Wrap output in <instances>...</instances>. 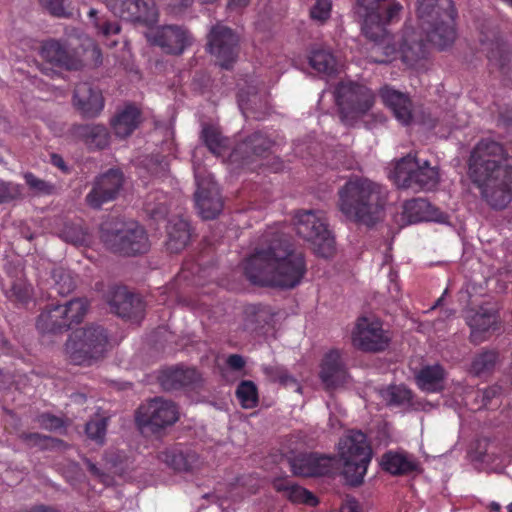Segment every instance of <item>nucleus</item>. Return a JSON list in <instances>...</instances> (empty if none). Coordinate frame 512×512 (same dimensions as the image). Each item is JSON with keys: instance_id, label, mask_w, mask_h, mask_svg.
<instances>
[{"instance_id": "obj_38", "label": "nucleus", "mask_w": 512, "mask_h": 512, "mask_svg": "<svg viewBox=\"0 0 512 512\" xmlns=\"http://www.w3.org/2000/svg\"><path fill=\"white\" fill-rule=\"evenodd\" d=\"M236 396L245 409L254 408L258 403L257 387L252 381H242L237 387Z\"/></svg>"}, {"instance_id": "obj_57", "label": "nucleus", "mask_w": 512, "mask_h": 512, "mask_svg": "<svg viewBox=\"0 0 512 512\" xmlns=\"http://www.w3.org/2000/svg\"><path fill=\"white\" fill-rule=\"evenodd\" d=\"M250 0H228V8L230 10H239L246 7Z\"/></svg>"}, {"instance_id": "obj_5", "label": "nucleus", "mask_w": 512, "mask_h": 512, "mask_svg": "<svg viewBox=\"0 0 512 512\" xmlns=\"http://www.w3.org/2000/svg\"><path fill=\"white\" fill-rule=\"evenodd\" d=\"M417 13L428 41L439 49L456 39V10L452 0H418Z\"/></svg>"}, {"instance_id": "obj_21", "label": "nucleus", "mask_w": 512, "mask_h": 512, "mask_svg": "<svg viewBox=\"0 0 512 512\" xmlns=\"http://www.w3.org/2000/svg\"><path fill=\"white\" fill-rule=\"evenodd\" d=\"M291 469L299 476H320L331 469V459L316 453H305L289 458Z\"/></svg>"}, {"instance_id": "obj_62", "label": "nucleus", "mask_w": 512, "mask_h": 512, "mask_svg": "<svg viewBox=\"0 0 512 512\" xmlns=\"http://www.w3.org/2000/svg\"><path fill=\"white\" fill-rule=\"evenodd\" d=\"M489 508L495 512H499L501 509V505L498 502L493 501L489 504Z\"/></svg>"}, {"instance_id": "obj_26", "label": "nucleus", "mask_w": 512, "mask_h": 512, "mask_svg": "<svg viewBox=\"0 0 512 512\" xmlns=\"http://www.w3.org/2000/svg\"><path fill=\"white\" fill-rule=\"evenodd\" d=\"M160 460L175 471L187 472L198 466V455L180 446L165 449L160 453Z\"/></svg>"}, {"instance_id": "obj_48", "label": "nucleus", "mask_w": 512, "mask_h": 512, "mask_svg": "<svg viewBox=\"0 0 512 512\" xmlns=\"http://www.w3.org/2000/svg\"><path fill=\"white\" fill-rule=\"evenodd\" d=\"M331 9V0H317L310 9L311 18L315 21L323 23L330 17Z\"/></svg>"}, {"instance_id": "obj_24", "label": "nucleus", "mask_w": 512, "mask_h": 512, "mask_svg": "<svg viewBox=\"0 0 512 512\" xmlns=\"http://www.w3.org/2000/svg\"><path fill=\"white\" fill-rule=\"evenodd\" d=\"M380 97L383 103L392 110L395 118L403 125L412 121L411 101L408 96L389 86L380 90Z\"/></svg>"}, {"instance_id": "obj_16", "label": "nucleus", "mask_w": 512, "mask_h": 512, "mask_svg": "<svg viewBox=\"0 0 512 512\" xmlns=\"http://www.w3.org/2000/svg\"><path fill=\"white\" fill-rule=\"evenodd\" d=\"M239 37L230 28L217 24L208 35L209 52L223 68H229L238 55Z\"/></svg>"}, {"instance_id": "obj_55", "label": "nucleus", "mask_w": 512, "mask_h": 512, "mask_svg": "<svg viewBox=\"0 0 512 512\" xmlns=\"http://www.w3.org/2000/svg\"><path fill=\"white\" fill-rule=\"evenodd\" d=\"M227 364L233 370H240L244 367L245 360L242 356L238 354H233L227 358Z\"/></svg>"}, {"instance_id": "obj_1", "label": "nucleus", "mask_w": 512, "mask_h": 512, "mask_svg": "<svg viewBox=\"0 0 512 512\" xmlns=\"http://www.w3.org/2000/svg\"><path fill=\"white\" fill-rule=\"evenodd\" d=\"M403 9L397 0H357L356 14L362 21L363 34L373 43L370 60L387 63L400 54L402 61L412 66L425 55V45L415 30L405 27L399 49L390 44L387 26L397 22Z\"/></svg>"}, {"instance_id": "obj_64", "label": "nucleus", "mask_w": 512, "mask_h": 512, "mask_svg": "<svg viewBox=\"0 0 512 512\" xmlns=\"http://www.w3.org/2000/svg\"><path fill=\"white\" fill-rule=\"evenodd\" d=\"M29 440H39L40 436L38 434H31L28 436Z\"/></svg>"}, {"instance_id": "obj_39", "label": "nucleus", "mask_w": 512, "mask_h": 512, "mask_svg": "<svg viewBox=\"0 0 512 512\" xmlns=\"http://www.w3.org/2000/svg\"><path fill=\"white\" fill-rule=\"evenodd\" d=\"M82 133L91 147L101 149L108 145L109 133L102 125L85 126L82 128Z\"/></svg>"}, {"instance_id": "obj_33", "label": "nucleus", "mask_w": 512, "mask_h": 512, "mask_svg": "<svg viewBox=\"0 0 512 512\" xmlns=\"http://www.w3.org/2000/svg\"><path fill=\"white\" fill-rule=\"evenodd\" d=\"M274 488L282 492L292 502L304 503L309 506H315L318 503L317 498L311 492L291 480L277 479L274 481Z\"/></svg>"}, {"instance_id": "obj_54", "label": "nucleus", "mask_w": 512, "mask_h": 512, "mask_svg": "<svg viewBox=\"0 0 512 512\" xmlns=\"http://www.w3.org/2000/svg\"><path fill=\"white\" fill-rule=\"evenodd\" d=\"M13 295L21 302H26L32 295V288L25 283H17L12 287Z\"/></svg>"}, {"instance_id": "obj_63", "label": "nucleus", "mask_w": 512, "mask_h": 512, "mask_svg": "<svg viewBox=\"0 0 512 512\" xmlns=\"http://www.w3.org/2000/svg\"><path fill=\"white\" fill-rule=\"evenodd\" d=\"M489 59L491 61H496L497 60V56H496V53L494 51H491V53L489 54Z\"/></svg>"}, {"instance_id": "obj_42", "label": "nucleus", "mask_w": 512, "mask_h": 512, "mask_svg": "<svg viewBox=\"0 0 512 512\" xmlns=\"http://www.w3.org/2000/svg\"><path fill=\"white\" fill-rule=\"evenodd\" d=\"M202 139L208 149L215 155H221L227 148V140L224 139L214 127H204L202 130Z\"/></svg>"}, {"instance_id": "obj_52", "label": "nucleus", "mask_w": 512, "mask_h": 512, "mask_svg": "<svg viewBox=\"0 0 512 512\" xmlns=\"http://www.w3.org/2000/svg\"><path fill=\"white\" fill-rule=\"evenodd\" d=\"M21 195V188L14 183L0 181V203L8 202Z\"/></svg>"}, {"instance_id": "obj_43", "label": "nucleus", "mask_w": 512, "mask_h": 512, "mask_svg": "<svg viewBox=\"0 0 512 512\" xmlns=\"http://www.w3.org/2000/svg\"><path fill=\"white\" fill-rule=\"evenodd\" d=\"M54 279V289L60 295H67L75 288V281L69 271L63 268H56L52 272Z\"/></svg>"}, {"instance_id": "obj_58", "label": "nucleus", "mask_w": 512, "mask_h": 512, "mask_svg": "<svg viewBox=\"0 0 512 512\" xmlns=\"http://www.w3.org/2000/svg\"><path fill=\"white\" fill-rule=\"evenodd\" d=\"M340 512H358V504L355 500L347 501L340 509Z\"/></svg>"}, {"instance_id": "obj_8", "label": "nucleus", "mask_w": 512, "mask_h": 512, "mask_svg": "<svg viewBox=\"0 0 512 512\" xmlns=\"http://www.w3.org/2000/svg\"><path fill=\"white\" fill-rule=\"evenodd\" d=\"M389 178L399 188L432 190L438 185L440 176L438 169L431 167L428 161L408 155L396 162Z\"/></svg>"}, {"instance_id": "obj_13", "label": "nucleus", "mask_w": 512, "mask_h": 512, "mask_svg": "<svg viewBox=\"0 0 512 512\" xmlns=\"http://www.w3.org/2000/svg\"><path fill=\"white\" fill-rule=\"evenodd\" d=\"M390 337L382 323L374 317L359 318L351 332L352 346L363 352H380L389 345Z\"/></svg>"}, {"instance_id": "obj_12", "label": "nucleus", "mask_w": 512, "mask_h": 512, "mask_svg": "<svg viewBox=\"0 0 512 512\" xmlns=\"http://www.w3.org/2000/svg\"><path fill=\"white\" fill-rule=\"evenodd\" d=\"M196 153L197 150L193 154V159H195ZM193 166L197 185L195 192L196 207L203 219H214L219 215L223 208L219 188L214 182L211 174L198 166L196 164V160H193Z\"/></svg>"}, {"instance_id": "obj_10", "label": "nucleus", "mask_w": 512, "mask_h": 512, "mask_svg": "<svg viewBox=\"0 0 512 512\" xmlns=\"http://www.w3.org/2000/svg\"><path fill=\"white\" fill-rule=\"evenodd\" d=\"M335 100L346 125L365 115L374 105V92L363 84L341 82L335 89Z\"/></svg>"}, {"instance_id": "obj_49", "label": "nucleus", "mask_w": 512, "mask_h": 512, "mask_svg": "<svg viewBox=\"0 0 512 512\" xmlns=\"http://www.w3.org/2000/svg\"><path fill=\"white\" fill-rule=\"evenodd\" d=\"M243 145L250 148L254 154L260 155L270 148L271 141L263 134L255 133Z\"/></svg>"}, {"instance_id": "obj_51", "label": "nucleus", "mask_w": 512, "mask_h": 512, "mask_svg": "<svg viewBox=\"0 0 512 512\" xmlns=\"http://www.w3.org/2000/svg\"><path fill=\"white\" fill-rule=\"evenodd\" d=\"M40 4L56 17H68L71 14L67 10L64 0H40Z\"/></svg>"}, {"instance_id": "obj_9", "label": "nucleus", "mask_w": 512, "mask_h": 512, "mask_svg": "<svg viewBox=\"0 0 512 512\" xmlns=\"http://www.w3.org/2000/svg\"><path fill=\"white\" fill-rule=\"evenodd\" d=\"M108 346V336L100 326H91L73 332L66 343V353L76 365L89 364L101 357Z\"/></svg>"}, {"instance_id": "obj_14", "label": "nucleus", "mask_w": 512, "mask_h": 512, "mask_svg": "<svg viewBox=\"0 0 512 512\" xmlns=\"http://www.w3.org/2000/svg\"><path fill=\"white\" fill-rule=\"evenodd\" d=\"M107 9L116 17L129 22L152 26L159 20L156 5L148 0H104Z\"/></svg>"}, {"instance_id": "obj_22", "label": "nucleus", "mask_w": 512, "mask_h": 512, "mask_svg": "<svg viewBox=\"0 0 512 512\" xmlns=\"http://www.w3.org/2000/svg\"><path fill=\"white\" fill-rule=\"evenodd\" d=\"M108 303L112 312L123 318L132 319L142 311L140 300L124 287L112 288L108 295Z\"/></svg>"}, {"instance_id": "obj_4", "label": "nucleus", "mask_w": 512, "mask_h": 512, "mask_svg": "<svg viewBox=\"0 0 512 512\" xmlns=\"http://www.w3.org/2000/svg\"><path fill=\"white\" fill-rule=\"evenodd\" d=\"M388 192L379 183L366 177L349 178L338 190V209L353 222L373 225L381 219Z\"/></svg>"}, {"instance_id": "obj_53", "label": "nucleus", "mask_w": 512, "mask_h": 512, "mask_svg": "<svg viewBox=\"0 0 512 512\" xmlns=\"http://www.w3.org/2000/svg\"><path fill=\"white\" fill-rule=\"evenodd\" d=\"M39 423L42 427L48 430H57L62 428L63 421L50 414H43L39 417Z\"/></svg>"}, {"instance_id": "obj_18", "label": "nucleus", "mask_w": 512, "mask_h": 512, "mask_svg": "<svg viewBox=\"0 0 512 512\" xmlns=\"http://www.w3.org/2000/svg\"><path fill=\"white\" fill-rule=\"evenodd\" d=\"M123 184V174L116 169L96 178L92 190L86 196L88 205L92 208H100L104 203L116 198Z\"/></svg>"}, {"instance_id": "obj_7", "label": "nucleus", "mask_w": 512, "mask_h": 512, "mask_svg": "<svg viewBox=\"0 0 512 512\" xmlns=\"http://www.w3.org/2000/svg\"><path fill=\"white\" fill-rule=\"evenodd\" d=\"M296 233L309 242L314 252L328 258L335 251V239L328 228L324 212L319 210H299L294 215Z\"/></svg>"}, {"instance_id": "obj_11", "label": "nucleus", "mask_w": 512, "mask_h": 512, "mask_svg": "<svg viewBox=\"0 0 512 512\" xmlns=\"http://www.w3.org/2000/svg\"><path fill=\"white\" fill-rule=\"evenodd\" d=\"M103 240L114 252L135 255L148 250V239L144 229L136 222H117L115 228L102 225Z\"/></svg>"}, {"instance_id": "obj_40", "label": "nucleus", "mask_w": 512, "mask_h": 512, "mask_svg": "<svg viewBox=\"0 0 512 512\" xmlns=\"http://www.w3.org/2000/svg\"><path fill=\"white\" fill-rule=\"evenodd\" d=\"M380 395L388 405H401L411 400V391L403 385H391L381 390Z\"/></svg>"}, {"instance_id": "obj_32", "label": "nucleus", "mask_w": 512, "mask_h": 512, "mask_svg": "<svg viewBox=\"0 0 512 512\" xmlns=\"http://www.w3.org/2000/svg\"><path fill=\"white\" fill-rule=\"evenodd\" d=\"M167 248L171 252H179L188 243L190 238L189 224L183 218H176L169 221L167 226Z\"/></svg>"}, {"instance_id": "obj_29", "label": "nucleus", "mask_w": 512, "mask_h": 512, "mask_svg": "<svg viewBox=\"0 0 512 512\" xmlns=\"http://www.w3.org/2000/svg\"><path fill=\"white\" fill-rule=\"evenodd\" d=\"M381 466L392 475H401L416 470L417 462L407 453L389 451L382 456Z\"/></svg>"}, {"instance_id": "obj_23", "label": "nucleus", "mask_w": 512, "mask_h": 512, "mask_svg": "<svg viewBox=\"0 0 512 512\" xmlns=\"http://www.w3.org/2000/svg\"><path fill=\"white\" fill-rule=\"evenodd\" d=\"M403 216L409 223L422 221L444 223L446 221V215L423 198L406 201L403 205Z\"/></svg>"}, {"instance_id": "obj_44", "label": "nucleus", "mask_w": 512, "mask_h": 512, "mask_svg": "<svg viewBox=\"0 0 512 512\" xmlns=\"http://www.w3.org/2000/svg\"><path fill=\"white\" fill-rule=\"evenodd\" d=\"M24 179L29 188L37 195H51L56 190L52 183L42 180L30 172L24 174Z\"/></svg>"}, {"instance_id": "obj_15", "label": "nucleus", "mask_w": 512, "mask_h": 512, "mask_svg": "<svg viewBox=\"0 0 512 512\" xmlns=\"http://www.w3.org/2000/svg\"><path fill=\"white\" fill-rule=\"evenodd\" d=\"M147 41L159 47L164 53L181 55L193 43L190 32L178 25H164L146 33Z\"/></svg>"}, {"instance_id": "obj_28", "label": "nucleus", "mask_w": 512, "mask_h": 512, "mask_svg": "<svg viewBox=\"0 0 512 512\" xmlns=\"http://www.w3.org/2000/svg\"><path fill=\"white\" fill-rule=\"evenodd\" d=\"M200 379L198 371L194 368H170L163 371L160 382L165 390H175L189 386Z\"/></svg>"}, {"instance_id": "obj_56", "label": "nucleus", "mask_w": 512, "mask_h": 512, "mask_svg": "<svg viewBox=\"0 0 512 512\" xmlns=\"http://www.w3.org/2000/svg\"><path fill=\"white\" fill-rule=\"evenodd\" d=\"M86 465H87L88 469L90 470V472L93 475H95L96 477L100 478L103 483H105V484L109 483L107 476L102 474L100 472V470L98 469V467L95 464H93L90 460H86Z\"/></svg>"}, {"instance_id": "obj_30", "label": "nucleus", "mask_w": 512, "mask_h": 512, "mask_svg": "<svg viewBox=\"0 0 512 512\" xmlns=\"http://www.w3.org/2000/svg\"><path fill=\"white\" fill-rule=\"evenodd\" d=\"M446 373L442 366L435 364L423 367L416 375L419 388L425 392H438L444 388Z\"/></svg>"}, {"instance_id": "obj_36", "label": "nucleus", "mask_w": 512, "mask_h": 512, "mask_svg": "<svg viewBox=\"0 0 512 512\" xmlns=\"http://www.w3.org/2000/svg\"><path fill=\"white\" fill-rule=\"evenodd\" d=\"M60 305H55L51 307L50 309H47L43 311L37 320L36 326L39 331L41 332H53L56 329H61L63 327H66L67 321L65 320V317H57L56 310L59 308Z\"/></svg>"}, {"instance_id": "obj_46", "label": "nucleus", "mask_w": 512, "mask_h": 512, "mask_svg": "<svg viewBox=\"0 0 512 512\" xmlns=\"http://www.w3.org/2000/svg\"><path fill=\"white\" fill-rule=\"evenodd\" d=\"M97 11L95 9H90L88 15L90 18L94 20V25L98 29V33L103 37H111L118 35L120 33L121 27L117 22H100L97 18Z\"/></svg>"}, {"instance_id": "obj_61", "label": "nucleus", "mask_w": 512, "mask_h": 512, "mask_svg": "<svg viewBox=\"0 0 512 512\" xmlns=\"http://www.w3.org/2000/svg\"><path fill=\"white\" fill-rule=\"evenodd\" d=\"M29 512H58V511L56 509H54L53 507L41 505V506L34 507Z\"/></svg>"}, {"instance_id": "obj_37", "label": "nucleus", "mask_w": 512, "mask_h": 512, "mask_svg": "<svg viewBox=\"0 0 512 512\" xmlns=\"http://www.w3.org/2000/svg\"><path fill=\"white\" fill-rule=\"evenodd\" d=\"M497 353L494 351H484L476 355L470 365V372L475 376H481L490 372L496 362Z\"/></svg>"}, {"instance_id": "obj_50", "label": "nucleus", "mask_w": 512, "mask_h": 512, "mask_svg": "<svg viewBox=\"0 0 512 512\" xmlns=\"http://www.w3.org/2000/svg\"><path fill=\"white\" fill-rule=\"evenodd\" d=\"M257 89L255 86L249 87L247 92L241 90L238 95V105L244 115L252 108V104H256L258 100Z\"/></svg>"}, {"instance_id": "obj_41", "label": "nucleus", "mask_w": 512, "mask_h": 512, "mask_svg": "<svg viewBox=\"0 0 512 512\" xmlns=\"http://www.w3.org/2000/svg\"><path fill=\"white\" fill-rule=\"evenodd\" d=\"M263 372L269 380L279 382L284 386H291L295 388L296 391L300 392V386L284 367L279 365L264 366Z\"/></svg>"}, {"instance_id": "obj_3", "label": "nucleus", "mask_w": 512, "mask_h": 512, "mask_svg": "<svg viewBox=\"0 0 512 512\" xmlns=\"http://www.w3.org/2000/svg\"><path fill=\"white\" fill-rule=\"evenodd\" d=\"M247 279L255 285L294 288L305 272L301 253L292 251L281 239H273L267 248L257 249L244 263Z\"/></svg>"}, {"instance_id": "obj_19", "label": "nucleus", "mask_w": 512, "mask_h": 512, "mask_svg": "<svg viewBox=\"0 0 512 512\" xmlns=\"http://www.w3.org/2000/svg\"><path fill=\"white\" fill-rule=\"evenodd\" d=\"M466 322L470 327V337L474 343L484 341L498 323L497 311L493 306H481L466 312Z\"/></svg>"}, {"instance_id": "obj_31", "label": "nucleus", "mask_w": 512, "mask_h": 512, "mask_svg": "<svg viewBox=\"0 0 512 512\" xmlns=\"http://www.w3.org/2000/svg\"><path fill=\"white\" fill-rule=\"evenodd\" d=\"M140 122V111L133 106H126L111 121L112 129L119 138L129 136Z\"/></svg>"}, {"instance_id": "obj_25", "label": "nucleus", "mask_w": 512, "mask_h": 512, "mask_svg": "<svg viewBox=\"0 0 512 512\" xmlns=\"http://www.w3.org/2000/svg\"><path fill=\"white\" fill-rule=\"evenodd\" d=\"M73 100L81 113L88 117L96 116L104 106L101 93L93 90L89 83H80L76 86Z\"/></svg>"}, {"instance_id": "obj_2", "label": "nucleus", "mask_w": 512, "mask_h": 512, "mask_svg": "<svg viewBox=\"0 0 512 512\" xmlns=\"http://www.w3.org/2000/svg\"><path fill=\"white\" fill-rule=\"evenodd\" d=\"M468 176L491 208L504 209L512 201V157L499 142L483 139L476 144Z\"/></svg>"}, {"instance_id": "obj_60", "label": "nucleus", "mask_w": 512, "mask_h": 512, "mask_svg": "<svg viewBox=\"0 0 512 512\" xmlns=\"http://www.w3.org/2000/svg\"><path fill=\"white\" fill-rule=\"evenodd\" d=\"M395 277L396 276L394 274H390L391 285L389 286V293L391 294L392 297H396L399 292V285L395 281Z\"/></svg>"}, {"instance_id": "obj_35", "label": "nucleus", "mask_w": 512, "mask_h": 512, "mask_svg": "<svg viewBox=\"0 0 512 512\" xmlns=\"http://www.w3.org/2000/svg\"><path fill=\"white\" fill-rule=\"evenodd\" d=\"M87 307L88 304L84 299H74L69 301L66 305L59 306L56 310V316H64L67 321L66 327L69 328L72 324H77L83 319Z\"/></svg>"}, {"instance_id": "obj_45", "label": "nucleus", "mask_w": 512, "mask_h": 512, "mask_svg": "<svg viewBox=\"0 0 512 512\" xmlns=\"http://www.w3.org/2000/svg\"><path fill=\"white\" fill-rule=\"evenodd\" d=\"M107 429V420L105 418H96L89 421L86 424V434L87 436L96 441L97 443L102 444L104 441V437Z\"/></svg>"}, {"instance_id": "obj_47", "label": "nucleus", "mask_w": 512, "mask_h": 512, "mask_svg": "<svg viewBox=\"0 0 512 512\" xmlns=\"http://www.w3.org/2000/svg\"><path fill=\"white\" fill-rule=\"evenodd\" d=\"M61 237L69 243L74 245H83L87 241V234L82 227L77 225H67L62 233Z\"/></svg>"}, {"instance_id": "obj_6", "label": "nucleus", "mask_w": 512, "mask_h": 512, "mask_svg": "<svg viewBox=\"0 0 512 512\" xmlns=\"http://www.w3.org/2000/svg\"><path fill=\"white\" fill-rule=\"evenodd\" d=\"M337 449L345 480L349 485H360L373 456L366 435L358 430H350L341 437Z\"/></svg>"}, {"instance_id": "obj_34", "label": "nucleus", "mask_w": 512, "mask_h": 512, "mask_svg": "<svg viewBox=\"0 0 512 512\" xmlns=\"http://www.w3.org/2000/svg\"><path fill=\"white\" fill-rule=\"evenodd\" d=\"M309 63L317 72L332 75L338 70V61L335 56L328 50H314L309 58Z\"/></svg>"}, {"instance_id": "obj_27", "label": "nucleus", "mask_w": 512, "mask_h": 512, "mask_svg": "<svg viewBox=\"0 0 512 512\" xmlns=\"http://www.w3.org/2000/svg\"><path fill=\"white\" fill-rule=\"evenodd\" d=\"M40 53L43 59L68 70L78 69L81 66L80 60L71 55L67 48L56 40L44 42Z\"/></svg>"}, {"instance_id": "obj_20", "label": "nucleus", "mask_w": 512, "mask_h": 512, "mask_svg": "<svg viewBox=\"0 0 512 512\" xmlns=\"http://www.w3.org/2000/svg\"><path fill=\"white\" fill-rule=\"evenodd\" d=\"M319 376L327 389L338 388L347 382L348 373L339 350L325 354Z\"/></svg>"}, {"instance_id": "obj_17", "label": "nucleus", "mask_w": 512, "mask_h": 512, "mask_svg": "<svg viewBox=\"0 0 512 512\" xmlns=\"http://www.w3.org/2000/svg\"><path fill=\"white\" fill-rule=\"evenodd\" d=\"M178 417L179 411L173 402L163 398H155L139 409L136 421L141 428L158 429L174 424Z\"/></svg>"}, {"instance_id": "obj_59", "label": "nucleus", "mask_w": 512, "mask_h": 512, "mask_svg": "<svg viewBox=\"0 0 512 512\" xmlns=\"http://www.w3.org/2000/svg\"><path fill=\"white\" fill-rule=\"evenodd\" d=\"M51 162L54 166L60 168L61 170L63 171H66V165H65V162L63 160V158L59 155H56V154H52L51 155Z\"/></svg>"}]
</instances>
